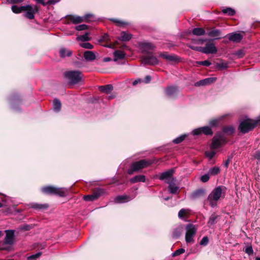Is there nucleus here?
Returning <instances> with one entry per match:
<instances>
[{
    "label": "nucleus",
    "mask_w": 260,
    "mask_h": 260,
    "mask_svg": "<svg viewBox=\"0 0 260 260\" xmlns=\"http://www.w3.org/2000/svg\"><path fill=\"white\" fill-rule=\"evenodd\" d=\"M225 189V187L219 186L215 188L209 194L207 201L212 207L216 206L217 202L222 197Z\"/></svg>",
    "instance_id": "1"
},
{
    "label": "nucleus",
    "mask_w": 260,
    "mask_h": 260,
    "mask_svg": "<svg viewBox=\"0 0 260 260\" xmlns=\"http://www.w3.org/2000/svg\"><path fill=\"white\" fill-rule=\"evenodd\" d=\"M260 124V116L256 120L246 119L239 125V129L243 133H246L252 129L257 124Z\"/></svg>",
    "instance_id": "2"
},
{
    "label": "nucleus",
    "mask_w": 260,
    "mask_h": 260,
    "mask_svg": "<svg viewBox=\"0 0 260 260\" xmlns=\"http://www.w3.org/2000/svg\"><path fill=\"white\" fill-rule=\"evenodd\" d=\"M198 226L192 223H189L185 226V242L186 243L192 244L194 242V237L197 233Z\"/></svg>",
    "instance_id": "3"
},
{
    "label": "nucleus",
    "mask_w": 260,
    "mask_h": 260,
    "mask_svg": "<svg viewBox=\"0 0 260 260\" xmlns=\"http://www.w3.org/2000/svg\"><path fill=\"white\" fill-rule=\"evenodd\" d=\"M66 77L73 84L79 83L82 81L83 75L82 73L78 71H72L65 73Z\"/></svg>",
    "instance_id": "4"
},
{
    "label": "nucleus",
    "mask_w": 260,
    "mask_h": 260,
    "mask_svg": "<svg viewBox=\"0 0 260 260\" xmlns=\"http://www.w3.org/2000/svg\"><path fill=\"white\" fill-rule=\"evenodd\" d=\"M42 192L47 194H57L60 197H64L67 192V189L64 188H57L52 186L42 187Z\"/></svg>",
    "instance_id": "5"
},
{
    "label": "nucleus",
    "mask_w": 260,
    "mask_h": 260,
    "mask_svg": "<svg viewBox=\"0 0 260 260\" xmlns=\"http://www.w3.org/2000/svg\"><path fill=\"white\" fill-rule=\"evenodd\" d=\"M152 164L151 160L142 159L138 161L134 162L131 167V169L127 171L129 174H132L134 172L138 171L144 168L147 167Z\"/></svg>",
    "instance_id": "6"
},
{
    "label": "nucleus",
    "mask_w": 260,
    "mask_h": 260,
    "mask_svg": "<svg viewBox=\"0 0 260 260\" xmlns=\"http://www.w3.org/2000/svg\"><path fill=\"white\" fill-rule=\"evenodd\" d=\"M141 60L143 64L151 66L157 64L159 62L157 58L154 56L152 53L142 56Z\"/></svg>",
    "instance_id": "7"
},
{
    "label": "nucleus",
    "mask_w": 260,
    "mask_h": 260,
    "mask_svg": "<svg viewBox=\"0 0 260 260\" xmlns=\"http://www.w3.org/2000/svg\"><path fill=\"white\" fill-rule=\"evenodd\" d=\"M225 142V140L223 135L221 134H218L213 137L211 148L217 149L224 144Z\"/></svg>",
    "instance_id": "8"
},
{
    "label": "nucleus",
    "mask_w": 260,
    "mask_h": 260,
    "mask_svg": "<svg viewBox=\"0 0 260 260\" xmlns=\"http://www.w3.org/2000/svg\"><path fill=\"white\" fill-rule=\"evenodd\" d=\"M193 49L205 54L215 53L217 51L214 44L211 43H207L204 47H200L199 48H194Z\"/></svg>",
    "instance_id": "9"
},
{
    "label": "nucleus",
    "mask_w": 260,
    "mask_h": 260,
    "mask_svg": "<svg viewBox=\"0 0 260 260\" xmlns=\"http://www.w3.org/2000/svg\"><path fill=\"white\" fill-rule=\"evenodd\" d=\"M24 11L26 12L24 14V17L29 19H32L35 17V14L38 11V8L36 6H32L28 5L25 6Z\"/></svg>",
    "instance_id": "10"
},
{
    "label": "nucleus",
    "mask_w": 260,
    "mask_h": 260,
    "mask_svg": "<svg viewBox=\"0 0 260 260\" xmlns=\"http://www.w3.org/2000/svg\"><path fill=\"white\" fill-rule=\"evenodd\" d=\"M140 48L143 53H151L150 51L153 50L155 46L151 43L148 42H143L140 44Z\"/></svg>",
    "instance_id": "11"
},
{
    "label": "nucleus",
    "mask_w": 260,
    "mask_h": 260,
    "mask_svg": "<svg viewBox=\"0 0 260 260\" xmlns=\"http://www.w3.org/2000/svg\"><path fill=\"white\" fill-rule=\"evenodd\" d=\"M192 133L194 135H198L202 133H203L206 135H211L212 134V130L211 128L208 126H204L194 129Z\"/></svg>",
    "instance_id": "12"
},
{
    "label": "nucleus",
    "mask_w": 260,
    "mask_h": 260,
    "mask_svg": "<svg viewBox=\"0 0 260 260\" xmlns=\"http://www.w3.org/2000/svg\"><path fill=\"white\" fill-rule=\"evenodd\" d=\"M6 234L5 238V243L7 244L12 245L14 243V230H6Z\"/></svg>",
    "instance_id": "13"
},
{
    "label": "nucleus",
    "mask_w": 260,
    "mask_h": 260,
    "mask_svg": "<svg viewBox=\"0 0 260 260\" xmlns=\"http://www.w3.org/2000/svg\"><path fill=\"white\" fill-rule=\"evenodd\" d=\"M229 40L235 43H238L241 41L243 39L242 35L240 33L232 32L226 35Z\"/></svg>",
    "instance_id": "14"
},
{
    "label": "nucleus",
    "mask_w": 260,
    "mask_h": 260,
    "mask_svg": "<svg viewBox=\"0 0 260 260\" xmlns=\"http://www.w3.org/2000/svg\"><path fill=\"white\" fill-rule=\"evenodd\" d=\"M216 80V78L215 77H210L207 78L205 79L200 80L194 84V85L196 86H205L211 83H213Z\"/></svg>",
    "instance_id": "15"
},
{
    "label": "nucleus",
    "mask_w": 260,
    "mask_h": 260,
    "mask_svg": "<svg viewBox=\"0 0 260 260\" xmlns=\"http://www.w3.org/2000/svg\"><path fill=\"white\" fill-rule=\"evenodd\" d=\"M159 56L163 57L167 60L172 62H177L178 61L179 58L178 57L174 54H170L167 52L165 53H161L159 54Z\"/></svg>",
    "instance_id": "16"
},
{
    "label": "nucleus",
    "mask_w": 260,
    "mask_h": 260,
    "mask_svg": "<svg viewBox=\"0 0 260 260\" xmlns=\"http://www.w3.org/2000/svg\"><path fill=\"white\" fill-rule=\"evenodd\" d=\"M30 208L38 210H44L48 209L49 205L47 204H39L32 203L29 205Z\"/></svg>",
    "instance_id": "17"
},
{
    "label": "nucleus",
    "mask_w": 260,
    "mask_h": 260,
    "mask_svg": "<svg viewBox=\"0 0 260 260\" xmlns=\"http://www.w3.org/2000/svg\"><path fill=\"white\" fill-rule=\"evenodd\" d=\"M174 173V169H170L167 171L163 172L159 177V179L164 180L165 179H170L172 178Z\"/></svg>",
    "instance_id": "18"
},
{
    "label": "nucleus",
    "mask_w": 260,
    "mask_h": 260,
    "mask_svg": "<svg viewBox=\"0 0 260 260\" xmlns=\"http://www.w3.org/2000/svg\"><path fill=\"white\" fill-rule=\"evenodd\" d=\"M133 198L127 196H118L114 199L117 203H123L131 200Z\"/></svg>",
    "instance_id": "19"
},
{
    "label": "nucleus",
    "mask_w": 260,
    "mask_h": 260,
    "mask_svg": "<svg viewBox=\"0 0 260 260\" xmlns=\"http://www.w3.org/2000/svg\"><path fill=\"white\" fill-rule=\"evenodd\" d=\"M178 92V88L176 86H169L165 90L166 94L168 96H173Z\"/></svg>",
    "instance_id": "20"
},
{
    "label": "nucleus",
    "mask_w": 260,
    "mask_h": 260,
    "mask_svg": "<svg viewBox=\"0 0 260 260\" xmlns=\"http://www.w3.org/2000/svg\"><path fill=\"white\" fill-rule=\"evenodd\" d=\"M84 57L87 61H93L96 58L95 53L92 51H86L84 53Z\"/></svg>",
    "instance_id": "21"
},
{
    "label": "nucleus",
    "mask_w": 260,
    "mask_h": 260,
    "mask_svg": "<svg viewBox=\"0 0 260 260\" xmlns=\"http://www.w3.org/2000/svg\"><path fill=\"white\" fill-rule=\"evenodd\" d=\"M167 183L169 184L168 187L169 192L172 194L177 193L179 190V187L176 186L174 182L172 181H168Z\"/></svg>",
    "instance_id": "22"
},
{
    "label": "nucleus",
    "mask_w": 260,
    "mask_h": 260,
    "mask_svg": "<svg viewBox=\"0 0 260 260\" xmlns=\"http://www.w3.org/2000/svg\"><path fill=\"white\" fill-rule=\"evenodd\" d=\"M68 18L69 20H70L74 24H77L84 22L83 17L75 15H70L68 16Z\"/></svg>",
    "instance_id": "23"
},
{
    "label": "nucleus",
    "mask_w": 260,
    "mask_h": 260,
    "mask_svg": "<svg viewBox=\"0 0 260 260\" xmlns=\"http://www.w3.org/2000/svg\"><path fill=\"white\" fill-rule=\"evenodd\" d=\"M208 36L215 38V39L219 38L221 32L219 30L213 28L207 32Z\"/></svg>",
    "instance_id": "24"
},
{
    "label": "nucleus",
    "mask_w": 260,
    "mask_h": 260,
    "mask_svg": "<svg viewBox=\"0 0 260 260\" xmlns=\"http://www.w3.org/2000/svg\"><path fill=\"white\" fill-rule=\"evenodd\" d=\"M114 56V61H116L118 59H122L125 57V54L121 50H116L113 53Z\"/></svg>",
    "instance_id": "25"
},
{
    "label": "nucleus",
    "mask_w": 260,
    "mask_h": 260,
    "mask_svg": "<svg viewBox=\"0 0 260 260\" xmlns=\"http://www.w3.org/2000/svg\"><path fill=\"white\" fill-rule=\"evenodd\" d=\"M145 176L143 175H139L135 176L130 179V181L132 183H136L138 182H144L145 181Z\"/></svg>",
    "instance_id": "26"
},
{
    "label": "nucleus",
    "mask_w": 260,
    "mask_h": 260,
    "mask_svg": "<svg viewBox=\"0 0 260 260\" xmlns=\"http://www.w3.org/2000/svg\"><path fill=\"white\" fill-rule=\"evenodd\" d=\"M99 90L105 93H109L113 90V86L110 84L105 86H101L99 87Z\"/></svg>",
    "instance_id": "27"
},
{
    "label": "nucleus",
    "mask_w": 260,
    "mask_h": 260,
    "mask_svg": "<svg viewBox=\"0 0 260 260\" xmlns=\"http://www.w3.org/2000/svg\"><path fill=\"white\" fill-rule=\"evenodd\" d=\"M132 35L126 31H122L119 39L122 41H128L132 38Z\"/></svg>",
    "instance_id": "28"
},
{
    "label": "nucleus",
    "mask_w": 260,
    "mask_h": 260,
    "mask_svg": "<svg viewBox=\"0 0 260 260\" xmlns=\"http://www.w3.org/2000/svg\"><path fill=\"white\" fill-rule=\"evenodd\" d=\"M72 51L70 50L65 48H61L59 51V54L60 57H64L66 56H70L72 55Z\"/></svg>",
    "instance_id": "29"
},
{
    "label": "nucleus",
    "mask_w": 260,
    "mask_h": 260,
    "mask_svg": "<svg viewBox=\"0 0 260 260\" xmlns=\"http://www.w3.org/2000/svg\"><path fill=\"white\" fill-rule=\"evenodd\" d=\"M61 103L58 99H54L53 103V109L56 112H59L61 109Z\"/></svg>",
    "instance_id": "30"
},
{
    "label": "nucleus",
    "mask_w": 260,
    "mask_h": 260,
    "mask_svg": "<svg viewBox=\"0 0 260 260\" xmlns=\"http://www.w3.org/2000/svg\"><path fill=\"white\" fill-rule=\"evenodd\" d=\"M25 8H26L25 6L18 7L17 6L13 5L12 6L11 9L13 12H14V13L18 14L21 13L22 11H24V9Z\"/></svg>",
    "instance_id": "31"
},
{
    "label": "nucleus",
    "mask_w": 260,
    "mask_h": 260,
    "mask_svg": "<svg viewBox=\"0 0 260 260\" xmlns=\"http://www.w3.org/2000/svg\"><path fill=\"white\" fill-rule=\"evenodd\" d=\"M192 32L194 35L200 36L204 35L205 31L202 28H195L192 30Z\"/></svg>",
    "instance_id": "32"
},
{
    "label": "nucleus",
    "mask_w": 260,
    "mask_h": 260,
    "mask_svg": "<svg viewBox=\"0 0 260 260\" xmlns=\"http://www.w3.org/2000/svg\"><path fill=\"white\" fill-rule=\"evenodd\" d=\"M189 210L186 209H181L178 213V217L179 218L183 219L188 214Z\"/></svg>",
    "instance_id": "33"
},
{
    "label": "nucleus",
    "mask_w": 260,
    "mask_h": 260,
    "mask_svg": "<svg viewBox=\"0 0 260 260\" xmlns=\"http://www.w3.org/2000/svg\"><path fill=\"white\" fill-rule=\"evenodd\" d=\"M226 62L221 60L220 62H217L216 63V67L220 70L226 69L228 66Z\"/></svg>",
    "instance_id": "34"
},
{
    "label": "nucleus",
    "mask_w": 260,
    "mask_h": 260,
    "mask_svg": "<svg viewBox=\"0 0 260 260\" xmlns=\"http://www.w3.org/2000/svg\"><path fill=\"white\" fill-rule=\"evenodd\" d=\"M222 12L224 14H228L229 16H234L236 13L235 11L231 8H224L222 9Z\"/></svg>",
    "instance_id": "35"
},
{
    "label": "nucleus",
    "mask_w": 260,
    "mask_h": 260,
    "mask_svg": "<svg viewBox=\"0 0 260 260\" xmlns=\"http://www.w3.org/2000/svg\"><path fill=\"white\" fill-rule=\"evenodd\" d=\"M218 216L215 215V214H213L211 215L209 218V221L208 222V224L209 225L211 226L214 225L216 223V220L217 219Z\"/></svg>",
    "instance_id": "36"
},
{
    "label": "nucleus",
    "mask_w": 260,
    "mask_h": 260,
    "mask_svg": "<svg viewBox=\"0 0 260 260\" xmlns=\"http://www.w3.org/2000/svg\"><path fill=\"white\" fill-rule=\"evenodd\" d=\"M220 172V169L218 167H215L211 168L209 171V174L211 175H216Z\"/></svg>",
    "instance_id": "37"
},
{
    "label": "nucleus",
    "mask_w": 260,
    "mask_h": 260,
    "mask_svg": "<svg viewBox=\"0 0 260 260\" xmlns=\"http://www.w3.org/2000/svg\"><path fill=\"white\" fill-rule=\"evenodd\" d=\"M222 119V117L211 120L209 122V124L211 126H215L217 125L220 121Z\"/></svg>",
    "instance_id": "38"
},
{
    "label": "nucleus",
    "mask_w": 260,
    "mask_h": 260,
    "mask_svg": "<svg viewBox=\"0 0 260 260\" xmlns=\"http://www.w3.org/2000/svg\"><path fill=\"white\" fill-rule=\"evenodd\" d=\"M112 20L118 26H124L127 25L128 23L120 20L113 19Z\"/></svg>",
    "instance_id": "39"
},
{
    "label": "nucleus",
    "mask_w": 260,
    "mask_h": 260,
    "mask_svg": "<svg viewBox=\"0 0 260 260\" xmlns=\"http://www.w3.org/2000/svg\"><path fill=\"white\" fill-rule=\"evenodd\" d=\"M186 136V135H181L180 137L173 140V142L175 144H179V143H181V142H182L184 140Z\"/></svg>",
    "instance_id": "40"
},
{
    "label": "nucleus",
    "mask_w": 260,
    "mask_h": 260,
    "mask_svg": "<svg viewBox=\"0 0 260 260\" xmlns=\"http://www.w3.org/2000/svg\"><path fill=\"white\" fill-rule=\"evenodd\" d=\"M77 39L79 40L83 41H88V40H89V34L86 33L85 34H84L83 35L78 36L77 37Z\"/></svg>",
    "instance_id": "41"
},
{
    "label": "nucleus",
    "mask_w": 260,
    "mask_h": 260,
    "mask_svg": "<svg viewBox=\"0 0 260 260\" xmlns=\"http://www.w3.org/2000/svg\"><path fill=\"white\" fill-rule=\"evenodd\" d=\"M103 193V190L101 189H98L95 191H94L92 194L93 197L94 198L95 200H96L98 198L100 197V196Z\"/></svg>",
    "instance_id": "42"
},
{
    "label": "nucleus",
    "mask_w": 260,
    "mask_h": 260,
    "mask_svg": "<svg viewBox=\"0 0 260 260\" xmlns=\"http://www.w3.org/2000/svg\"><path fill=\"white\" fill-rule=\"evenodd\" d=\"M83 18L84 22H89L92 20L93 15L90 14H86L83 17Z\"/></svg>",
    "instance_id": "43"
},
{
    "label": "nucleus",
    "mask_w": 260,
    "mask_h": 260,
    "mask_svg": "<svg viewBox=\"0 0 260 260\" xmlns=\"http://www.w3.org/2000/svg\"><path fill=\"white\" fill-rule=\"evenodd\" d=\"M181 232L182 231L181 228L175 229L173 233V237L176 238L179 237L181 235Z\"/></svg>",
    "instance_id": "44"
},
{
    "label": "nucleus",
    "mask_w": 260,
    "mask_h": 260,
    "mask_svg": "<svg viewBox=\"0 0 260 260\" xmlns=\"http://www.w3.org/2000/svg\"><path fill=\"white\" fill-rule=\"evenodd\" d=\"M209 243V239L207 236L204 237L200 242V244L202 246H206Z\"/></svg>",
    "instance_id": "45"
},
{
    "label": "nucleus",
    "mask_w": 260,
    "mask_h": 260,
    "mask_svg": "<svg viewBox=\"0 0 260 260\" xmlns=\"http://www.w3.org/2000/svg\"><path fill=\"white\" fill-rule=\"evenodd\" d=\"M245 51L243 49H240L237 51L235 54L238 56V58H242L245 55Z\"/></svg>",
    "instance_id": "46"
},
{
    "label": "nucleus",
    "mask_w": 260,
    "mask_h": 260,
    "mask_svg": "<svg viewBox=\"0 0 260 260\" xmlns=\"http://www.w3.org/2000/svg\"><path fill=\"white\" fill-rule=\"evenodd\" d=\"M185 252V249L183 248H180L178 250H176L173 254L172 255L173 256H176L179 255H180Z\"/></svg>",
    "instance_id": "47"
},
{
    "label": "nucleus",
    "mask_w": 260,
    "mask_h": 260,
    "mask_svg": "<svg viewBox=\"0 0 260 260\" xmlns=\"http://www.w3.org/2000/svg\"><path fill=\"white\" fill-rule=\"evenodd\" d=\"M223 132L231 134L234 133V128L232 126L225 127L223 128Z\"/></svg>",
    "instance_id": "48"
},
{
    "label": "nucleus",
    "mask_w": 260,
    "mask_h": 260,
    "mask_svg": "<svg viewBox=\"0 0 260 260\" xmlns=\"http://www.w3.org/2000/svg\"><path fill=\"white\" fill-rule=\"evenodd\" d=\"M81 46L83 48L86 49H92L93 47V46L89 43H83L81 44Z\"/></svg>",
    "instance_id": "49"
},
{
    "label": "nucleus",
    "mask_w": 260,
    "mask_h": 260,
    "mask_svg": "<svg viewBox=\"0 0 260 260\" xmlns=\"http://www.w3.org/2000/svg\"><path fill=\"white\" fill-rule=\"evenodd\" d=\"M197 63L198 64L202 65V66H204L206 67H208L211 64V63L208 60L197 61Z\"/></svg>",
    "instance_id": "50"
},
{
    "label": "nucleus",
    "mask_w": 260,
    "mask_h": 260,
    "mask_svg": "<svg viewBox=\"0 0 260 260\" xmlns=\"http://www.w3.org/2000/svg\"><path fill=\"white\" fill-rule=\"evenodd\" d=\"M87 28V25L86 24H80L76 26L75 29L77 30H85Z\"/></svg>",
    "instance_id": "51"
},
{
    "label": "nucleus",
    "mask_w": 260,
    "mask_h": 260,
    "mask_svg": "<svg viewBox=\"0 0 260 260\" xmlns=\"http://www.w3.org/2000/svg\"><path fill=\"white\" fill-rule=\"evenodd\" d=\"M205 155L207 157H208L210 159H211L215 155V152L214 151H207L206 152Z\"/></svg>",
    "instance_id": "52"
},
{
    "label": "nucleus",
    "mask_w": 260,
    "mask_h": 260,
    "mask_svg": "<svg viewBox=\"0 0 260 260\" xmlns=\"http://www.w3.org/2000/svg\"><path fill=\"white\" fill-rule=\"evenodd\" d=\"M31 226L28 224H25L19 228V229L22 231H29L31 229Z\"/></svg>",
    "instance_id": "53"
},
{
    "label": "nucleus",
    "mask_w": 260,
    "mask_h": 260,
    "mask_svg": "<svg viewBox=\"0 0 260 260\" xmlns=\"http://www.w3.org/2000/svg\"><path fill=\"white\" fill-rule=\"evenodd\" d=\"M245 252L248 255H251L253 253V250L251 246H249L246 247Z\"/></svg>",
    "instance_id": "54"
},
{
    "label": "nucleus",
    "mask_w": 260,
    "mask_h": 260,
    "mask_svg": "<svg viewBox=\"0 0 260 260\" xmlns=\"http://www.w3.org/2000/svg\"><path fill=\"white\" fill-rule=\"evenodd\" d=\"M41 252H38L35 254H32L27 257V260H30L39 257L41 255Z\"/></svg>",
    "instance_id": "55"
},
{
    "label": "nucleus",
    "mask_w": 260,
    "mask_h": 260,
    "mask_svg": "<svg viewBox=\"0 0 260 260\" xmlns=\"http://www.w3.org/2000/svg\"><path fill=\"white\" fill-rule=\"evenodd\" d=\"M209 179V174H205L201 177V180L203 182H206Z\"/></svg>",
    "instance_id": "56"
},
{
    "label": "nucleus",
    "mask_w": 260,
    "mask_h": 260,
    "mask_svg": "<svg viewBox=\"0 0 260 260\" xmlns=\"http://www.w3.org/2000/svg\"><path fill=\"white\" fill-rule=\"evenodd\" d=\"M84 199L86 201H92L95 200L92 194L85 196L84 197Z\"/></svg>",
    "instance_id": "57"
},
{
    "label": "nucleus",
    "mask_w": 260,
    "mask_h": 260,
    "mask_svg": "<svg viewBox=\"0 0 260 260\" xmlns=\"http://www.w3.org/2000/svg\"><path fill=\"white\" fill-rule=\"evenodd\" d=\"M60 0H49L47 3H45L47 5H54L59 2Z\"/></svg>",
    "instance_id": "58"
},
{
    "label": "nucleus",
    "mask_w": 260,
    "mask_h": 260,
    "mask_svg": "<svg viewBox=\"0 0 260 260\" xmlns=\"http://www.w3.org/2000/svg\"><path fill=\"white\" fill-rule=\"evenodd\" d=\"M23 0H7V3L9 4H16V3H20Z\"/></svg>",
    "instance_id": "59"
},
{
    "label": "nucleus",
    "mask_w": 260,
    "mask_h": 260,
    "mask_svg": "<svg viewBox=\"0 0 260 260\" xmlns=\"http://www.w3.org/2000/svg\"><path fill=\"white\" fill-rule=\"evenodd\" d=\"M253 156L254 158L257 159H259L260 160V151H256L254 155H253Z\"/></svg>",
    "instance_id": "60"
},
{
    "label": "nucleus",
    "mask_w": 260,
    "mask_h": 260,
    "mask_svg": "<svg viewBox=\"0 0 260 260\" xmlns=\"http://www.w3.org/2000/svg\"><path fill=\"white\" fill-rule=\"evenodd\" d=\"M151 77L150 76H149V75L146 76L144 79V82L146 83H148L151 81Z\"/></svg>",
    "instance_id": "61"
},
{
    "label": "nucleus",
    "mask_w": 260,
    "mask_h": 260,
    "mask_svg": "<svg viewBox=\"0 0 260 260\" xmlns=\"http://www.w3.org/2000/svg\"><path fill=\"white\" fill-rule=\"evenodd\" d=\"M141 79H137V80H135L133 82V85H136L137 84H138L139 83H140L141 82Z\"/></svg>",
    "instance_id": "62"
},
{
    "label": "nucleus",
    "mask_w": 260,
    "mask_h": 260,
    "mask_svg": "<svg viewBox=\"0 0 260 260\" xmlns=\"http://www.w3.org/2000/svg\"><path fill=\"white\" fill-rule=\"evenodd\" d=\"M38 4H41L43 6H46V4L43 0H35Z\"/></svg>",
    "instance_id": "63"
},
{
    "label": "nucleus",
    "mask_w": 260,
    "mask_h": 260,
    "mask_svg": "<svg viewBox=\"0 0 260 260\" xmlns=\"http://www.w3.org/2000/svg\"><path fill=\"white\" fill-rule=\"evenodd\" d=\"M230 161V159L229 158L228 160H226L225 162L224 163V166L225 168H228L229 165Z\"/></svg>",
    "instance_id": "64"
}]
</instances>
